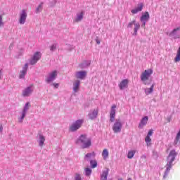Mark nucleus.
Wrapping results in <instances>:
<instances>
[{
	"label": "nucleus",
	"instance_id": "obj_2",
	"mask_svg": "<svg viewBox=\"0 0 180 180\" xmlns=\"http://www.w3.org/2000/svg\"><path fill=\"white\" fill-rule=\"evenodd\" d=\"M75 143L82 148H89V147H91V139L88 138L85 134H82L79 136Z\"/></svg>",
	"mask_w": 180,
	"mask_h": 180
},
{
	"label": "nucleus",
	"instance_id": "obj_8",
	"mask_svg": "<svg viewBox=\"0 0 180 180\" xmlns=\"http://www.w3.org/2000/svg\"><path fill=\"white\" fill-rule=\"evenodd\" d=\"M123 124H122L120 120H117L112 126V130L114 133H120Z\"/></svg>",
	"mask_w": 180,
	"mask_h": 180
},
{
	"label": "nucleus",
	"instance_id": "obj_48",
	"mask_svg": "<svg viewBox=\"0 0 180 180\" xmlns=\"http://www.w3.org/2000/svg\"><path fill=\"white\" fill-rule=\"evenodd\" d=\"M118 180H123V179H118Z\"/></svg>",
	"mask_w": 180,
	"mask_h": 180
},
{
	"label": "nucleus",
	"instance_id": "obj_3",
	"mask_svg": "<svg viewBox=\"0 0 180 180\" xmlns=\"http://www.w3.org/2000/svg\"><path fill=\"white\" fill-rule=\"evenodd\" d=\"M153 72L152 69H148L141 73V81H142L144 85H150V84H151L153 80L150 77L153 75Z\"/></svg>",
	"mask_w": 180,
	"mask_h": 180
},
{
	"label": "nucleus",
	"instance_id": "obj_12",
	"mask_svg": "<svg viewBox=\"0 0 180 180\" xmlns=\"http://www.w3.org/2000/svg\"><path fill=\"white\" fill-rule=\"evenodd\" d=\"M28 68H29V63H25L22 66V69L21 71H20V75H19V78L20 79H23V78H25V77H26V74L27 72Z\"/></svg>",
	"mask_w": 180,
	"mask_h": 180
},
{
	"label": "nucleus",
	"instance_id": "obj_9",
	"mask_svg": "<svg viewBox=\"0 0 180 180\" xmlns=\"http://www.w3.org/2000/svg\"><path fill=\"white\" fill-rule=\"evenodd\" d=\"M34 91V87H33L32 85L26 87L22 90V95L24 96V98H27L33 94V91Z\"/></svg>",
	"mask_w": 180,
	"mask_h": 180
},
{
	"label": "nucleus",
	"instance_id": "obj_17",
	"mask_svg": "<svg viewBox=\"0 0 180 180\" xmlns=\"http://www.w3.org/2000/svg\"><path fill=\"white\" fill-rule=\"evenodd\" d=\"M129 85V80L127 79H123L119 84V88L122 91L124 89V88H127Z\"/></svg>",
	"mask_w": 180,
	"mask_h": 180
},
{
	"label": "nucleus",
	"instance_id": "obj_36",
	"mask_svg": "<svg viewBox=\"0 0 180 180\" xmlns=\"http://www.w3.org/2000/svg\"><path fill=\"white\" fill-rule=\"evenodd\" d=\"M75 180H82V179H81V174L76 173L75 175Z\"/></svg>",
	"mask_w": 180,
	"mask_h": 180
},
{
	"label": "nucleus",
	"instance_id": "obj_14",
	"mask_svg": "<svg viewBox=\"0 0 180 180\" xmlns=\"http://www.w3.org/2000/svg\"><path fill=\"white\" fill-rule=\"evenodd\" d=\"M116 105H112L111 107L110 110V121L111 123H113L115 122V117L116 116Z\"/></svg>",
	"mask_w": 180,
	"mask_h": 180
},
{
	"label": "nucleus",
	"instance_id": "obj_26",
	"mask_svg": "<svg viewBox=\"0 0 180 180\" xmlns=\"http://www.w3.org/2000/svg\"><path fill=\"white\" fill-rule=\"evenodd\" d=\"M102 157L103 158V160L108 159V157H109V151H108V149H103L102 152Z\"/></svg>",
	"mask_w": 180,
	"mask_h": 180
},
{
	"label": "nucleus",
	"instance_id": "obj_46",
	"mask_svg": "<svg viewBox=\"0 0 180 180\" xmlns=\"http://www.w3.org/2000/svg\"><path fill=\"white\" fill-rule=\"evenodd\" d=\"M79 67H80L81 68H84L83 64H82V63L80 64V65H79Z\"/></svg>",
	"mask_w": 180,
	"mask_h": 180
},
{
	"label": "nucleus",
	"instance_id": "obj_23",
	"mask_svg": "<svg viewBox=\"0 0 180 180\" xmlns=\"http://www.w3.org/2000/svg\"><path fill=\"white\" fill-rule=\"evenodd\" d=\"M108 175H109V169H107L105 171H103L101 174V180L108 179Z\"/></svg>",
	"mask_w": 180,
	"mask_h": 180
},
{
	"label": "nucleus",
	"instance_id": "obj_25",
	"mask_svg": "<svg viewBox=\"0 0 180 180\" xmlns=\"http://www.w3.org/2000/svg\"><path fill=\"white\" fill-rule=\"evenodd\" d=\"M43 5H44L43 2H41L39 4V5L36 8L35 13H40V12L43 11Z\"/></svg>",
	"mask_w": 180,
	"mask_h": 180
},
{
	"label": "nucleus",
	"instance_id": "obj_4",
	"mask_svg": "<svg viewBox=\"0 0 180 180\" xmlns=\"http://www.w3.org/2000/svg\"><path fill=\"white\" fill-rule=\"evenodd\" d=\"M82 124H84V119L77 120L73 122L71 125L69 127V131L74 133L77 130H79L81 127H82Z\"/></svg>",
	"mask_w": 180,
	"mask_h": 180
},
{
	"label": "nucleus",
	"instance_id": "obj_47",
	"mask_svg": "<svg viewBox=\"0 0 180 180\" xmlns=\"http://www.w3.org/2000/svg\"><path fill=\"white\" fill-rule=\"evenodd\" d=\"M91 116V114H89V117Z\"/></svg>",
	"mask_w": 180,
	"mask_h": 180
},
{
	"label": "nucleus",
	"instance_id": "obj_44",
	"mask_svg": "<svg viewBox=\"0 0 180 180\" xmlns=\"http://www.w3.org/2000/svg\"><path fill=\"white\" fill-rule=\"evenodd\" d=\"M56 0L52 1L53 5H51V6H53L56 4Z\"/></svg>",
	"mask_w": 180,
	"mask_h": 180
},
{
	"label": "nucleus",
	"instance_id": "obj_19",
	"mask_svg": "<svg viewBox=\"0 0 180 180\" xmlns=\"http://www.w3.org/2000/svg\"><path fill=\"white\" fill-rule=\"evenodd\" d=\"M150 19V14L146 11L141 17V22H147Z\"/></svg>",
	"mask_w": 180,
	"mask_h": 180
},
{
	"label": "nucleus",
	"instance_id": "obj_28",
	"mask_svg": "<svg viewBox=\"0 0 180 180\" xmlns=\"http://www.w3.org/2000/svg\"><path fill=\"white\" fill-rule=\"evenodd\" d=\"M178 143H180V129H179L178 134H176V139L174 141V146H176V144H178Z\"/></svg>",
	"mask_w": 180,
	"mask_h": 180
},
{
	"label": "nucleus",
	"instance_id": "obj_37",
	"mask_svg": "<svg viewBox=\"0 0 180 180\" xmlns=\"http://www.w3.org/2000/svg\"><path fill=\"white\" fill-rule=\"evenodd\" d=\"M178 30H180V27L174 29V30L170 32V36H173V34H175V32H178Z\"/></svg>",
	"mask_w": 180,
	"mask_h": 180
},
{
	"label": "nucleus",
	"instance_id": "obj_20",
	"mask_svg": "<svg viewBox=\"0 0 180 180\" xmlns=\"http://www.w3.org/2000/svg\"><path fill=\"white\" fill-rule=\"evenodd\" d=\"M26 112H22V111H21L20 112V116L18 117V122L19 123H23V120H25V117H26Z\"/></svg>",
	"mask_w": 180,
	"mask_h": 180
},
{
	"label": "nucleus",
	"instance_id": "obj_35",
	"mask_svg": "<svg viewBox=\"0 0 180 180\" xmlns=\"http://www.w3.org/2000/svg\"><path fill=\"white\" fill-rule=\"evenodd\" d=\"M144 5L143 4H140L138 5V7L136 8L138 12H141L143 11V7Z\"/></svg>",
	"mask_w": 180,
	"mask_h": 180
},
{
	"label": "nucleus",
	"instance_id": "obj_22",
	"mask_svg": "<svg viewBox=\"0 0 180 180\" xmlns=\"http://www.w3.org/2000/svg\"><path fill=\"white\" fill-rule=\"evenodd\" d=\"M99 112V110L98 108L94 109L91 112V119H96L98 117V113Z\"/></svg>",
	"mask_w": 180,
	"mask_h": 180
},
{
	"label": "nucleus",
	"instance_id": "obj_16",
	"mask_svg": "<svg viewBox=\"0 0 180 180\" xmlns=\"http://www.w3.org/2000/svg\"><path fill=\"white\" fill-rule=\"evenodd\" d=\"M45 141L46 137H44L43 134H39L38 135L37 143H39V146L41 147V148H43Z\"/></svg>",
	"mask_w": 180,
	"mask_h": 180
},
{
	"label": "nucleus",
	"instance_id": "obj_33",
	"mask_svg": "<svg viewBox=\"0 0 180 180\" xmlns=\"http://www.w3.org/2000/svg\"><path fill=\"white\" fill-rule=\"evenodd\" d=\"M57 44H53L52 45H51L49 47L50 51H56V50L57 49Z\"/></svg>",
	"mask_w": 180,
	"mask_h": 180
},
{
	"label": "nucleus",
	"instance_id": "obj_42",
	"mask_svg": "<svg viewBox=\"0 0 180 180\" xmlns=\"http://www.w3.org/2000/svg\"><path fill=\"white\" fill-rule=\"evenodd\" d=\"M141 22H143V23H142V25H141V27H143V29H146V21H141Z\"/></svg>",
	"mask_w": 180,
	"mask_h": 180
},
{
	"label": "nucleus",
	"instance_id": "obj_39",
	"mask_svg": "<svg viewBox=\"0 0 180 180\" xmlns=\"http://www.w3.org/2000/svg\"><path fill=\"white\" fill-rule=\"evenodd\" d=\"M52 85H53V86H54V88H56V89H58L59 86H60V84H58V83H53Z\"/></svg>",
	"mask_w": 180,
	"mask_h": 180
},
{
	"label": "nucleus",
	"instance_id": "obj_31",
	"mask_svg": "<svg viewBox=\"0 0 180 180\" xmlns=\"http://www.w3.org/2000/svg\"><path fill=\"white\" fill-rule=\"evenodd\" d=\"M145 141L148 146H151V138L150 136H146L145 139Z\"/></svg>",
	"mask_w": 180,
	"mask_h": 180
},
{
	"label": "nucleus",
	"instance_id": "obj_21",
	"mask_svg": "<svg viewBox=\"0 0 180 180\" xmlns=\"http://www.w3.org/2000/svg\"><path fill=\"white\" fill-rule=\"evenodd\" d=\"M30 109V103L27 102L24 105L22 112L27 114V112L29 111Z\"/></svg>",
	"mask_w": 180,
	"mask_h": 180
},
{
	"label": "nucleus",
	"instance_id": "obj_11",
	"mask_svg": "<svg viewBox=\"0 0 180 180\" xmlns=\"http://www.w3.org/2000/svg\"><path fill=\"white\" fill-rule=\"evenodd\" d=\"M88 72L85 70L77 71L75 73V76L77 79H85Z\"/></svg>",
	"mask_w": 180,
	"mask_h": 180
},
{
	"label": "nucleus",
	"instance_id": "obj_1",
	"mask_svg": "<svg viewBox=\"0 0 180 180\" xmlns=\"http://www.w3.org/2000/svg\"><path fill=\"white\" fill-rule=\"evenodd\" d=\"M176 155H178V153H176V151H175V150H171L169 153V155L167 158V169L165 172V175L163 178H167V175H168V173L169 172V171H171V169L172 168V162L175 161Z\"/></svg>",
	"mask_w": 180,
	"mask_h": 180
},
{
	"label": "nucleus",
	"instance_id": "obj_6",
	"mask_svg": "<svg viewBox=\"0 0 180 180\" xmlns=\"http://www.w3.org/2000/svg\"><path fill=\"white\" fill-rule=\"evenodd\" d=\"M40 58H41V52L37 51L34 53L32 56L29 59L30 65H35V64H37Z\"/></svg>",
	"mask_w": 180,
	"mask_h": 180
},
{
	"label": "nucleus",
	"instance_id": "obj_5",
	"mask_svg": "<svg viewBox=\"0 0 180 180\" xmlns=\"http://www.w3.org/2000/svg\"><path fill=\"white\" fill-rule=\"evenodd\" d=\"M58 75V71L57 70H52L49 72L45 77V82L46 84H52L57 79V77Z\"/></svg>",
	"mask_w": 180,
	"mask_h": 180
},
{
	"label": "nucleus",
	"instance_id": "obj_18",
	"mask_svg": "<svg viewBox=\"0 0 180 180\" xmlns=\"http://www.w3.org/2000/svg\"><path fill=\"white\" fill-rule=\"evenodd\" d=\"M147 122H148V117L146 116L141 120V122L139 125V129H143L146 124H147Z\"/></svg>",
	"mask_w": 180,
	"mask_h": 180
},
{
	"label": "nucleus",
	"instance_id": "obj_34",
	"mask_svg": "<svg viewBox=\"0 0 180 180\" xmlns=\"http://www.w3.org/2000/svg\"><path fill=\"white\" fill-rule=\"evenodd\" d=\"M84 160L91 162V153H87L84 157Z\"/></svg>",
	"mask_w": 180,
	"mask_h": 180
},
{
	"label": "nucleus",
	"instance_id": "obj_10",
	"mask_svg": "<svg viewBox=\"0 0 180 180\" xmlns=\"http://www.w3.org/2000/svg\"><path fill=\"white\" fill-rule=\"evenodd\" d=\"M133 25H134V33L135 36H137V32H139V29H140V23L136 22V20H133L131 22H130L127 25V27L131 28V27H133Z\"/></svg>",
	"mask_w": 180,
	"mask_h": 180
},
{
	"label": "nucleus",
	"instance_id": "obj_41",
	"mask_svg": "<svg viewBox=\"0 0 180 180\" xmlns=\"http://www.w3.org/2000/svg\"><path fill=\"white\" fill-rule=\"evenodd\" d=\"M131 13H133V14H136V13H139V11H137L136 8L131 10Z\"/></svg>",
	"mask_w": 180,
	"mask_h": 180
},
{
	"label": "nucleus",
	"instance_id": "obj_43",
	"mask_svg": "<svg viewBox=\"0 0 180 180\" xmlns=\"http://www.w3.org/2000/svg\"><path fill=\"white\" fill-rule=\"evenodd\" d=\"M0 79H2V69L0 70Z\"/></svg>",
	"mask_w": 180,
	"mask_h": 180
},
{
	"label": "nucleus",
	"instance_id": "obj_13",
	"mask_svg": "<svg viewBox=\"0 0 180 180\" xmlns=\"http://www.w3.org/2000/svg\"><path fill=\"white\" fill-rule=\"evenodd\" d=\"M79 86H81V81L76 79L73 82L72 91L74 94H77L79 91Z\"/></svg>",
	"mask_w": 180,
	"mask_h": 180
},
{
	"label": "nucleus",
	"instance_id": "obj_30",
	"mask_svg": "<svg viewBox=\"0 0 180 180\" xmlns=\"http://www.w3.org/2000/svg\"><path fill=\"white\" fill-rule=\"evenodd\" d=\"M5 26V22H4V14L0 15V28Z\"/></svg>",
	"mask_w": 180,
	"mask_h": 180
},
{
	"label": "nucleus",
	"instance_id": "obj_40",
	"mask_svg": "<svg viewBox=\"0 0 180 180\" xmlns=\"http://www.w3.org/2000/svg\"><path fill=\"white\" fill-rule=\"evenodd\" d=\"M95 40L97 44H101V40L99 39L98 37H96Z\"/></svg>",
	"mask_w": 180,
	"mask_h": 180
},
{
	"label": "nucleus",
	"instance_id": "obj_29",
	"mask_svg": "<svg viewBox=\"0 0 180 180\" xmlns=\"http://www.w3.org/2000/svg\"><path fill=\"white\" fill-rule=\"evenodd\" d=\"M84 172L86 176H89V175H91V168L89 167L84 168Z\"/></svg>",
	"mask_w": 180,
	"mask_h": 180
},
{
	"label": "nucleus",
	"instance_id": "obj_15",
	"mask_svg": "<svg viewBox=\"0 0 180 180\" xmlns=\"http://www.w3.org/2000/svg\"><path fill=\"white\" fill-rule=\"evenodd\" d=\"M84 15L85 13L84 11L79 12L76 14V18H74L73 22L78 23L84 19Z\"/></svg>",
	"mask_w": 180,
	"mask_h": 180
},
{
	"label": "nucleus",
	"instance_id": "obj_27",
	"mask_svg": "<svg viewBox=\"0 0 180 180\" xmlns=\"http://www.w3.org/2000/svg\"><path fill=\"white\" fill-rule=\"evenodd\" d=\"M134 154H136V150H129L127 154V158L131 160L134 157Z\"/></svg>",
	"mask_w": 180,
	"mask_h": 180
},
{
	"label": "nucleus",
	"instance_id": "obj_38",
	"mask_svg": "<svg viewBox=\"0 0 180 180\" xmlns=\"http://www.w3.org/2000/svg\"><path fill=\"white\" fill-rule=\"evenodd\" d=\"M153 133H154V130H153L152 129L149 130V131L148 132V134L146 136L148 137H151V136H153Z\"/></svg>",
	"mask_w": 180,
	"mask_h": 180
},
{
	"label": "nucleus",
	"instance_id": "obj_45",
	"mask_svg": "<svg viewBox=\"0 0 180 180\" xmlns=\"http://www.w3.org/2000/svg\"><path fill=\"white\" fill-rule=\"evenodd\" d=\"M4 130V127L2 126L0 127V132H2V131Z\"/></svg>",
	"mask_w": 180,
	"mask_h": 180
},
{
	"label": "nucleus",
	"instance_id": "obj_24",
	"mask_svg": "<svg viewBox=\"0 0 180 180\" xmlns=\"http://www.w3.org/2000/svg\"><path fill=\"white\" fill-rule=\"evenodd\" d=\"M154 91V84H152L150 88H147L145 89V94L146 95H150Z\"/></svg>",
	"mask_w": 180,
	"mask_h": 180
},
{
	"label": "nucleus",
	"instance_id": "obj_32",
	"mask_svg": "<svg viewBox=\"0 0 180 180\" xmlns=\"http://www.w3.org/2000/svg\"><path fill=\"white\" fill-rule=\"evenodd\" d=\"M98 167V162L96 160L91 161V168H96Z\"/></svg>",
	"mask_w": 180,
	"mask_h": 180
},
{
	"label": "nucleus",
	"instance_id": "obj_7",
	"mask_svg": "<svg viewBox=\"0 0 180 180\" xmlns=\"http://www.w3.org/2000/svg\"><path fill=\"white\" fill-rule=\"evenodd\" d=\"M27 19V10L22 9L19 13L18 23L19 25H25Z\"/></svg>",
	"mask_w": 180,
	"mask_h": 180
}]
</instances>
